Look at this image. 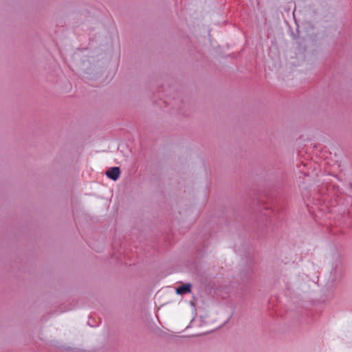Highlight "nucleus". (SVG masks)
Wrapping results in <instances>:
<instances>
[{"label":"nucleus","instance_id":"obj_1","mask_svg":"<svg viewBox=\"0 0 352 352\" xmlns=\"http://www.w3.org/2000/svg\"><path fill=\"white\" fill-rule=\"evenodd\" d=\"M120 174V170L119 167H112L110 168L109 170H107L106 175L107 176L113 179V181H116Z\"/></svg>","mask_w":352,"mask_h":352},{"label":"nucleus","instance_id":"obj_2","mask_svg":"<svg viewBox=\"0 0 352 352\" xmlns=\"http://www.w3.org/2000/svg\"><path fill=\"white\" fill-rule=\"evenodd\" d=\"M191 285L186 283L177 288L176 292L178 294H184L190 292Z\"/></svg>","mask_w":352,"mask_h":352}]
</instances>
